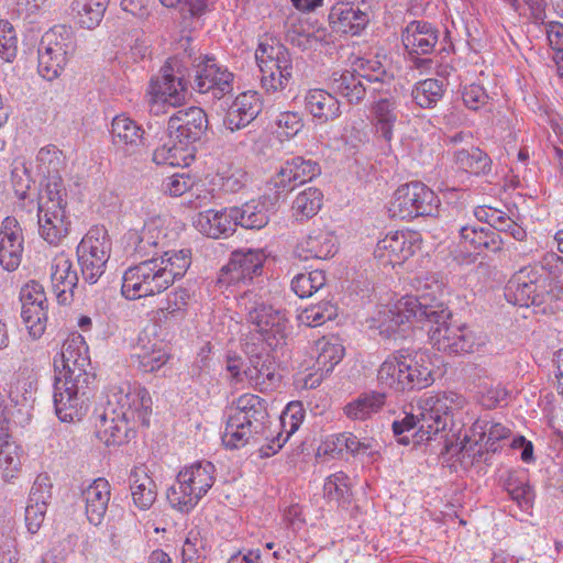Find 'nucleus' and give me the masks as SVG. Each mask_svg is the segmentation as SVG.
I'll return each mask as SVG.
<instances>
[{
  "mask_svg": "<svg viewBox=\"0 0 563 563\" xmlns=\"http://www.w3.org/2000/svg\"><path fill=\"white\" fill-rule=\"evenodd\" d=\"M306 109L321 122L332 121L340 117V102L323 89H311L305 97Z\"/></svg>",
  "mask_w": 563,
  "mask_h": 563,
  "instance_id": "37",
  "label": "nucleus"
},
{
  "mask_svg": "<svg viewBox=\"0 0 563 563\" xmlns=\"http://www.w3.org/2000/svg\"><path fill=\"white\" fill-rule=\"evenodd\" d=\"M243 375L261 391L273 389L279 380L276 363L267 352L252 355L250 365L243 371Z\"/></svg>",
  "mask_w": 563,
  "mask_h": 563,
  "instance_id": "30",
  "label": "nucleus"
},
{
  "mask_svg": "<svg viewBox=\"0 0 563 563\" xmlns=\"http://www.w3.org/2000/svg\"><path fill=\"white\" fill-rule=\"evenodd\" d=\"M51 284L58 303L66 305L73 299L78 275L73 269L71 260L64 252L58 253L52 261Z\"/></svg>",
  "mask_w": 563,
  "mask_h": 563,
  "instance_id": "27",
  "label": "nucleus"
},
{
  "mask_svg": "<svg viewBox=\"0 0 563 563\" xmlns=\"http://www.w3.org/2000/svg\"><path fill=\"white\" fill-rule=\"evenodd\" d=\"M48 305L26 306L22 305L21 318L27 329L29 334L33 339H38L43 335L47 323Z\"/></svg>",
  "mask_w": 563,
  "mask_h": 563,
  "instance_id": "53",
  "label": "nucleus"
},
{
  "mask_svg": "<svg viewBox=\"0 0 563 563\" xmlns=\"http://www.w3.org/2000/svg\"><path fill=\"white\" fill-rule=\"evenodd\" d=\"M402 44L410 55H426L433 52L439 31L424 21L410 22L401 35Z\"/></svg>",
  "mask_w": 563,
  "mask_h": 563,
  "instance_id": "28",
  "label": "nucleus"
},
{
  "mask_svg": "<svg viewBox=\"0 0 563 563\" xmlns=\"http://www.w3.org/2000/svg\"><path fill=\"white\" fill-rule=\"evenodd\" d=\"M238 307L245 313L247 322L254 325L269 346L277 345L286 338L287 319L285 314L267 305L262 294L255 289L245 290L238 298Z\"/></svg>",
  "mask_w": 563,
  "mask_h": 563,
  "instance_id": "8",
  "label": "nucleus"
},
{
  "mask_svg": "<svg viewBox=\"0 0 563 563\" xmlns=\"http://www.w3.org/2000/svg\"><path fill=\"white\" fill-rule=\"evenodd\" d=\"M40 46L70 58L76 51L74 32L70 26L54 25L42 35Z\"/></svg>",
  "mask_w": 563,
  "mask_h": 563,
  "instance_id": "40",
  "label": "nucleus"
},
{
  "mask_svg": "<svg viewBox=\"0 0 563 563\" xmlns=\"http://www.w3.org/2000/svg\"><path fill=\"white\" fill-rule=\"evenodd\" d=\"M443 93V81L429 78L417 82L411 95L420 108H432L442 99Z\"/></svg>",
  "mask_w": 563,
  "mask_h": 563,
  "instance_id": "51",
  "label": "nucleus"
},
{
  "mask_svg": "<svg viewBox=\"0 0 563 563\" xmlns=\"http://www.w3.org/2000/svg\"><path fill=\"white\" fill-rule=\"evenodd\" d=\"M318 369L328 374L341 362L344 347L336 338H321L316 342Z\"/></svg>",
  "mask_w": 563,
  "mask_h": 563,
  "instance_id": "48",
  "label": "nucleus"
},
{
  "mask_svg": "<svg viewBox=\"0 0 563 563\" xmlns=\"http://www.w3.org/2000/svg\"><path fill=\"white\" fill-rule=\"evenodd\" d=\"M390 76L379 62L362 63L360 70L334 71L331 77L332 89L345 97L351 103H358L365 97L366 84L382 86Z\"/></svg>",
  "mask_w": 563,
  "mask_h": 563,
  "instance_id": "14",
  "label": "nucleus"
},
{
  "mask_svg": "<svg viewBox=\"0 0 563 563\" xmlns=\"http://www.w3.org/2000/svg\"><path fill=\"white\" fill-rule=\"evenodd\" d=\"M111 252L109 234L103 227L91 228L77 246L78 264L85 282L96 284L106 271Z\"/></svg>",
  "mask_w": 563,
  "mask_h": 563,
  "instance_id": "13",
  "label": "nucleus"
},
{
  "mask_svg": "<svg viewBox=\"0 0 563 563\" xmlns=\"http://www.w3.org/2000/svg\"><path fill=\"white\" fill-rule=\"evenodd\" d=\"M267 422L265 401L256 395H242L231 408L222 442L229 449L242 448L251 440L257 442L258 437L265 434Z\"/></svg>",
  "mask_w": 563,
  "mask_h": 563,
  "instance_id": "4",
  "label": "nucleus"
},
{
  "mask_svg": "<svg viewBox=\"0 0 563 563\" xmlns=\"http://www.w3.org/2000/svg\"><path fill=\"white\" fill-rule=\"evenodd\" d=\"M439 207L440 199L432 189L420 181H412L395 191L389 212L399 219L437 217Z\"/></svg>",
  "mask_w": 563,
  "mask_h": 563,
  "instance_id": "11",
  "label": "nucleus"
},
{
  "mask_svg": "<svg viewBox=\"0 0 563 563\" xmlns=\"http://www.w3.org/2000/svg\"><path fill=\"white\" fill-rule=\"evenodd\" d=\"M230 211L235 227L258 230L269 221L267 203L262 200H250L241 207H231Z\"/></svg>",
  "mask_w": 563,
  "mask_h": 563,
  "instance_id": "36",
  "label": "nucleus"
},
{
  "mask_svg": "<svg viewBox=\"0 0 563 563\" xmlns=\"http://www.w3.org/2000/svg\"><path fill=\"white\" fill-rule=\"evenodd\" d=\"M214 465L199 461L185 466L177 475L176 483L167 490L170 506L181 512H189L214 484Z\"/></svg>",
  "mask_w": 563,
  "mask_h": 563,
  "instance_id": "6",
  "label": "nucleus"
},
{
  "mask_svg": "<svg viewBox=\"0 0 563 563\" xmlns=\"http://www.w3.org/2000/svg\"><path fill=\"white\" fill-rule=\"evenodd\" d=\"M323 195L318 188L308 187L292 201L294 214L300 220L312 218L320 210Z\"/></svg>",
  "mask_w": 563,
  "mask_h": 563,
  "instance_id": "49",
  "label": "nucleus"
},
{
  "mask_svg": "<svg viewBox=\"0 0 563 563\" xmlns=\"http://www.w3.org/2000/svg\"><path fill=\"white\" fill-rule=\"evenodd\" d=\"M190 55L166 60L156 78H152L148 86V107L154 114L166 113L169 108H178L186 103L188 96Z\"/></svg>",
  "mask_w": 563,
  "mask_h": 563,
  "instance_id": "3",
  "label": "nucleus"
},
{
  "mask_svg": "<svg viewBox=\"0 0 563 563\" xmlns=\"http://www.w3.org/2000/svg\"><path fill=\"white\" fill-rule=\"evenodd\" d=\"M22 229L15 218L7 217L0 228V265L14 272L21 264L24 251Z\"/></svg>",
  "mask_w": 563,
  "mask_h": 563,
  "instance_id": "23",
  "label": "nucleus"
},
{
  "mask_svg": "<svg viewBox=\"0 0 563 563\" xmlns=\"http://www.w3.org/2000/svg\"><path fill=\"white\" fill-rule=\"evenodd\" d=\"M336 317V308L329 301L320 302L303 309L298 320L307 327H319Z\"/></svg>",
  "mask_w": 563,
  "mask_h": 563,
  "instance_id": "56",
  "label": "nucleus"
},
{
  "mask_svg": "<svg viewBox=\"0 0 563 563\" xmlns=\"http://www.w3.org/2000/svg\"><path fill=\"white\" fill-rule=\"evenodd\" d=\"M324 495L330 499L345 500L350 495V479L343 472L330 475L323 486Z\"/></svg>",
  "mask_w": 563,
  "mask_h": 563,
  "instance_id": "59",
  "label": "nucleus"
},
{
  "mask_svg": "<svg viewBox=\"0 0 563 563\" xmlns=\"http://www.w3.org/2000/svg\"><path fill=\"white\" fill-rule=\"evenodd\" d=\"M504 485L510 498L518 505L520 509L523 511H529L532 509L536 494L529 483L526 472H509Z\"/></svg>",
  "mask_w": 563,
  "mask_h": 563,
  "instance_id": "39",
  "label": "nucleus"
},
{
  "mask_svg": "<svg viewBox=\"0 0 563 563\" xmlns=\"http://www.w3.org/2000/svg\"><path fill=\"white\" fill-rule=\"evenodd\" d=\"M110 484L104 478L95 479L82 492L87 519L93 526H99L107 512L110 501Z\"/></svg>",
  "mask_w": 563,
  "mask_h": 563,
  "instance_id": "32",
  "label": "nucleus"
},
{
  "mask_svg": "<svg viewBox=\"0 0 563 563\" xmlns=\"http://www.w3.org/2000/svg\"><path fill=\"white\" fill-rule=\"evenodd\" d=\"M174 136L158 146L153 153V162L157 165L187 166L194 159L189 145L176 143Z\"/></svg>",
  "mask_w": 563,
  "mask_h": 563,
  "instance_id": "44",
  "label": "nucleus"
},
{
  "mask_svg": "<svg viewBox=\"0 0 563 563\" xmlns=\"http://www.w3.org/2000/svg\"><path fill=\"white\" fill-rule=\"evenodd\" d=\"M62 366L55 376L54 406L60 421H79L87 411L90 385L95 374L88 372V346L79 334L67 339L62 346Z\"/></svg>",
  "mask_w": 563,
  "mask_h": 563,
  "instance_id": "1",
  "label": "nucleus"
},
{
  "mask_svg": "<svg viewBox=\"0 0 563 563\" xmlns=\"http://www.w3.org/2000/svg\"><path fill=\"white\" fill-rule=\"evenodd\" d=\"M66 189L57 179L46 184L40 196L37 223L40 235L49 244H58L69 232L70 221L66 213Z\"/></svg>",
  "mask_w": 563,
  "mask_h": 563,
  "instance_id": "7",
  "label": "nucleus"
},
{
  "mask_svg": "<svg viewBox=\"0 0 563 563\" xmlns=\"http://www.w3.org/2000/svg\"><path fill=\"white\" fill-rule=\"evenodd\" d=\"M455 166L473 175H486L492 169V159L478 147L459 150L454 153Z\"/></svg>",
  "mask_w": 563,
  "mask_h": 563,
  "instance_id": "45",
  "label": "nucleus"
},
{
  "mask_svg": "<svg viewBox=\"0 0 563 563\" xmlns=\"http://www.w3.org/2000/svg\"><path fill=\"white\" fill-rule=\"evenodd\" d=\"M448 316L444 303L431 305L426 297L405 296L391 307L379 310L376 321L380 333L390 336L406 323L416 322L424 327V321L428 318H435L437 321L442 322Z\"/></svg>",
  "mask_w": 563,
  "mask_h": 563,
  "instance_id": "5",
  "label": "nucleus"
},
{
  "mask_svg": "<svg viewBox=\"0 0 563 563\" xmlns=\"http://www.w3.org/2000/svg\"><path fill=\"white\" fill-rule=\"evenodd\" d=\"M405 354L394 353L390 354L377 369V382L383 388H389L395 391H402V380L406 374L405 368Z\"/></svg>",
  "mask_w": 563,
  "mask_h": 563,
  "instance_id": "41",
  "label": "nucleus"
},
{
  "mask_svg": "<svg viewBox=\"0 0 563 563\" xmlns=\"http://www.w3.org/2000/svg\"><path fill=\"white\" fill-rule=\"evenodd\" d=\"M20 300L26 306L48 305L44 287L36 280H30L21 288Z\"/></svg>",
  "mask_w": 563,
  "mask_h": 563,
  "instance_id": "63",
  "label": "nucleus"
},
{
  "mask_svg": "<svg viewBox=\"0 0 563 563\" xmlns=\"http://www.w3.org/2000/svg\"><path fill=\"white\" fill-rule=\"evenodd\" d=\"M22 461L16 446L7 442L0 453V467L5 479L14 478L21 470Z\"/></svg>",
  "mask_w": 563,
  "mask_h": 563,
  "instance_id": "60",
  "label": "nucleus"
},
{
  "mask_svg": "<svg viewBox=\"0 0 563 563\" xmlns=\"http://www.w3.org/2000/svg\"><path fill=\"white\" fill-rule=\"evenodd\" d=\"M372 115L377 135L390 146L394 139V126L398 120L396 100L394 98H380L373 103Z\"/></svg>",
  "mask_w": 563,
  "mask_h": 563,
  "instance_id": "35",
  "label": "nucleus"
},
{
  "mask_svg": "<svg viewBox=\"0 0 563 563\" xmlns=\"http://www.w3.org/2000/svg\"><path fill=\"white\" fill-rule=\"evenodd\" d=\"M338 252V239L325 228H313L295 247V254L300 260H327Z\"/></svg>",
  "mask_w": 563,
  "mask_h": 563,
  "instance_id": "25",
  "label": "nucleus"
},
{
  "mask_svg": "<svg viewBox=\"0 0 563 563\" xmlns=\"http://www.w3.org/2000/svg\"><path fill=\"white\" fill-rule=\"evenodd\" d=\"M276 125L280 134L292 137L303 128V120L298 112L285 111L278 114Z\"/></svg>",
  "mask_w": 563,
  "mask_h": 563,
  "instance_id": "62",
  "label": "nucleus"
},
{
  "mask_svg": "<svg viewBox=\"0 0 563 563\" xmlns=\"http://www.w3.org/2000/svg\"><path fill=\"white\" fill-rule=\"evenodd\" d=\"M385 399L386 396L383 393L362 394L344 407V412L350 419L366 420L383 408Z\"/></svg>",
  "mask_w": 563,
  "mask_h": 563,
  "instance_id": "47",
  "label": "nucleus"
},
{
  "mask_svg": "<svg viewBox=\"0 0 563 563\" xmlns=\"http://www.w3.org/2000/svg\"><path fill=\"white\" fill-rule=\"evenodd\" d=\"M95 428L97 438L108 446L126 442L135 430L120 418L118 410L109 405L108 399L102 411L97 413Z\"/></svg>",
  "mask_w": 563,
  "mask_h": 563,
  "instance_id": "22",
  "label": "nucleus"
},
{
  "mask_svg": "<svg viewBox=\"0 0 563 563\" xmlns=\"http://www.w3.org/2000/svg\"><path fill=\"white\" fill-rule=\"evenodd\" d=\"M208 128V118L199 107L180 109L168 120L170 136L177 142L190 145L199 141Z\"/></svg>",
  "mask_w": 563,
  "mask_h": 563,
  "instance_id": "20",
  "label": "nucleus"
},
{
  "mask_svg": "<svg viewBox=\"0 0 563 563\" xmlns=\"http://www.w3.org/2000/svg\"><path fill=\"white\" fill-rule=\"evenodd\" d=\"M124 240L126 247L140 257H158V253L165 252L167 234L157 220H151L145 222L141 230H129Z\"/></svg>",
  "mask_w": 563,
  "mask_h": 563,
  "instance_id": "21",
  "label": "nucleus"
},
{
  "mask_svg": "<svg viewBox=\"0 0 563 563\" xmlns=\"http://www.w3.org/2000/svg\"><path fill=\"white\" fill-rule=\"evenodd\" d=\"M109 2L110 0H74L71 10L81 27L93 30L102 21Z\"/></svg>",
  "mask_w": 563,
  "mask_h": 563,
  "instance_id": "43",
  "label": "nucleus"
},
{
  "mask_svg": "<svg viewBox=\"0 0 563 563\" xmlns=\"http://www.w3.org/2000/svg\"><path fill=\"white\" fill-rule=\"evenodd\" d=\"M189 65L195 68L194 88L211 100L230 98L233 92L234 75L214 57L199 55L190 57Z\"/></svg>",
  "mask_w": 563,
  "mask_h": 563,
  "instance_id": "12",
  "label": "nucleus"
},
{
  "mask_svg": "<svg viewBox=\"0 0 563 563\" xmlns=\"http://www.w3.org/2000/svg\"><path fill=\"white\" fill-rule=\"evenodd\" d=\"M194 224L201 233L212 239L229 235L235 230L230 208L220 211L208 209L199 212Z\"/></svg>",
  "mask_w": 563,
  "mask_h": 563,
  "instance_id": "33",
  "label": "nucleus"
},
{
  "mask_svg": "<svg viewBox=\"0 0 563 563\" xmlns=\"http://www.w3.org/2000/svg\"><path fill=\"white\" fill-rule=\"evenodd\" d=\"M51 498L52 482L49 476L47 474L37 475L32 485L27 504L47 507Z\"/></svg>",
  "mask_w": 563,
  "mask_h": 563,
  "instance_id": "61",
  "label": "nucleus"
},
{
  "mask_svg": "<svg viewBox=\"0 0 563 563\" xmlns=\"http://www.w3.org/2000/svg\"><path fill=\"white\" fill-rule=\"evenodd\" d=\"M261 104L256 92L247 91L239 95L229 107L224 125L231 130H240L251 123L260 113Z\"/></svg>",
  "mask_w": 563,
  "mask_h": 563,
  "instance_id": "31",
  "label": "nucleus"
},
{
  "mask_svg": "<svg viewBox=\"0 0 563 563\" xmlns=\"http://www.w3.org/2000/svg\"><path fill=\"white\" fill-rule=\"evenodd\" d=\"M369 15L353 0H341L334 4L329 13V23L333 32L344 35H357L368 24Z\"/></svg>",
  "mask_w": 563,
  "mask_h": 563,
  "instance_id": "24",
  "label": "nucleus"
},
{
  "mask_svg": "<svg viewBox=\"0 0 563 563\" xmlns=\"http://www.w3.org/2000/svg\"><path fill=\"white\" fill-rule=\"evenodd\" d=\"M465 398L454 391L435 395H424L417 402L420 417L418 435L421 441L430 440L432 435L443 431L453 410L464 406Z\"/></svg>",
  "mask_w": 563,
  "mask_h": 563,
  "instance_id": "9",
  "label": "nucleus"
},
{
  "mask_svg": "<svg viewBox=\"0 0 563 563\" xmlns=\"http://www.w3.org/2000/svg\"><path fill=\"white\" fill-rule=\"evenodd\" d=\"M36 390V383L30 377L19 374L14 377V382L10 384L9 397L15 404L30 401Z\"/></svg>",
  "mask_w": 563,
  "mask_h": 563,
  "instance_id": "57",
  "label": "nucleus"
},
{
  "mask_svg": "<svg viewBox=\"0 0 563 563\" xmlns=\"http://www.w3.org/2000/svg\"><path fill=\"white\" fill-rule=\"evenodd\" d=\"M325 285V275L316 269L296 275L291 280V289L300 298L311 297Z\"/></svg>",
  "mask_w": 563,
  "mask_h": 563,
  "instance_id": "54",
  "label": "nucleus"
},
{
  "mask_svg": "<svg viewBox=\"0 0 563 563\" xmlns=\"http://www.w3.org/2000/svg\"><path fill=\"white\" fill-rule=\"evenodd\" d=\"M111 135L114 145L130 153H134L143 142L142 128L125 115H117L112 120Z\"/></svg>",
  "mask_w": 563,
  "mask_h": 563,
  "instance_id": "38",
  "label": "nucleus"
},
{
  "mask_svg": "<svg viewBox=\"0 0 563 563\" xmlns=\"http://www.w3.org/2000/svg\"><path fill=\"white\" fill-rule=\"evenodd\" d=\"M191 263L188 249L164 252L161 257H150L125 269L121 292L129 300L154 296L166 290L181 278Z\"/></svg>",
  "mask_w": 563,
  "mask_h": 563,
  "instance_id": "2",
  "label": "nucleus"
},
{
  "mask_svg": "<svg viewBox=\"0 0 563 563\" xmlns=\"http://www.w3.org/2000/svg\"><path fill=\"white\" fill-rule=\"evenodd\" d=\"M139 367L145 373H152L164 366L169 356L162 344L143 345L136 354Z\"/></svg>",
  "mask_w": 563,
  "mask_h": 563,
  "instance_id": "55",
  "label": "nucleus"
},
{
  "mask_svg": "<svg viewBox=\"0 0 563 563\" xmlns=\"http://www.w3.org/2000/svg\"><path fill=\"white\" fill-rule=\"evenodd\" d=\"M449 313L443 321H437L435 318H428L424 325H430L429 335L432 344L442 352L449 354L471 353L475 345L474 333L465 325H452L448 321L452 313L446 307Z\"/></svg>",
  "mask_w": 563,
  "mask_h": 563,
  "instance_id": "17",
  "label": "nucleus"
},
{
  "mask_svg": "<svg viewBox=\"0 0 563 563\" xmlns=\"http://www.w3.org/2000/svg\"><path fill=\"white\" fill-rule=\"evenodd\" d=\"M16 34L10 22L0 20V57L4 62H12L18 52Z\"/></svg>",
  "mask_w": 563,
  "mask_h": 563,
  "instance_id": "58",
  "label": "nucleus"
},
{
  "mask_svg": "<svg viewBox=\"0 0 563 563\" xmlns=\"http://www.w3.org/2000/svg\"><path fill=\"white\" fill-rule=\"evenodd\" d=\"M460 236L475 251L487 250L496 253L503 247L500 234L489 228L465 225L460 229Z\"/></svg>",
  "mask_w": 563,
  "mask_h": 563,
  "instance_id": "42",
  "label": "nucleus"
},
{
  "mask_svg": "<svg viewBox=\"0 0 563 563\" xmlns=\"http://www.w3.org/2000/svg\"><path fill=\"white\" fill-rule=\"evenodd\" d=\"M421 247L420 234L413 231H396L379 240L374 250L375 260L384 267L404 264Z\"/></svg>",
  "mask_w": 563,
  "mask_h": 563,
  "instance_id": "18",
  "label": "nucleus"
},
{
  "mask_svg": "<svg viewBox=\"0 0 563 563\" xmlns=\"http://www.w3.org/2000/svg\"><path fill=\"white\" fill-rule=\"evenodd\" d=\"M266 254L263 250L247 249L232 253L229 263L220 269L218 284H246L263 272Z\"/></svg>",
  "mask_w": 563,
  "mask_h": 563,
  "instance_id": "19",
  "label": "nucleus"
},
{
  "mask_svg": "<svg viewBox=\"0 0 563 563\" xmlns=\"http://www.w3.org/2000/svg\"><path fill=\"white\" fill-rule=\"evenodd\" d=\"M134 505L141 510L148 509L155 501L156 484L144 465L134 467L129 477Z\"/></svg>",
  "mask_w": 563,
  "mask_h": 563,
  "instance_id": "34",
  "label": "nucleus"
},
{
  "mask_svg": "<svg viewBox=\"0 0 563 563\" xmlns=\"http://www.w3.org/2000/svg\"><path fill=\"white\" fill-rule=\"evenodd\" d=\"M38 64L37 71L41 77L44 79L52 81L60 76L65 66L68 64L69 58L54 51H49L38 45Z\"/></svg>",
  "mask_w": 563,
  "mask_h": 563,
  "instance_id": "52",
  "label": "nucleus"
},
{
  "mask_svg": "<svg viewBox=\"0 0 563 563\" xmlns=\"http://www.w3.org/2000/svg\"><path fill=\"white\" fill-rule=\"evenodd\" d=\"M462 99L468 109L477 111L487 103L488 95L481 85L472 84L464 87Z\"/></svg>",
  "mask_w": 563,
  "mask_h": 563,
  "instance_id": "64",
  "label": "nucleus"
},
{
  "mask_svg": "<svg viewBox=\"0 0 563 563\" xmlns=\"http://www.w3.org/2000/svg\"><path fill=\"white\" fill-rule=\"evenodd\" d=\"M404 368L402 391L426 388L434 380L432 363L426 353L405 354Z\"/></svg>",
  "mask_w": 563,
  "mask_h": 563,
  "instance_id": "29",
  "label": "nucleus"
},
{
  "mask_svg": "<svg viewBox=\"0 0 563 563\" xmlns=\"http://www.w3.org/2000/svg\"><path fill=\"white\" fill-rule=\"evenodd\" d=\"M319 174L320 167L314 161L297 156L284 163L274 178V184L278 191H290Z\"/></svg>",
  "mask_w": 563,
  "mask_h": 563,
  "instance_id": "26",
  "label": "nucleus"
},
{
  "mask_svg": "<svg viewBox=\"0 0 563 563\" xmlns=\"http://www.w3.org/2000/svg\"><path fill=\"white\" fill-rule=\"evenodd\" d=\"M261 70V85L268 93L284 90L292 78V62L288 49L277 43H261L255 52Z\"/></svg>",
  "mask_w": 563,
  "mask_h": 563,
  "instance_id": "10",
  "label": "nucleus"
},
{
  "mask_svg": "<svg viewBox=\"0 0 563 563\" xmlns=\"http://www.w3.org/2000/svg\"><path fill=\"white\" fill-rule=\"evenodd\" d=\"M37 168L48 181L59 180L63 184L58 173L64 166L63 153L54 145L42 147L36 156Z\"/></svg>",
  "mask_w": 563,
  "mask_h": 563,
  "instance_id": "50",
  "label": "nucleus"
},
{
  "mask_svg": "<svg viewBox=\"0 0 563 563\" xmlns=\"http://www.w3.org/2000/svg\"><path fill=\"white\" fill-rule=\"evenodd\" d=\"M548 277L537 266H526L508 282L505 296L509 302L521 307L541 305L548 294Z\"/></svg>",
  "mask_w": 563,
  "mask_h": 563,
  "instance_id": "16",
  "label": "nucleus"
},
{
  "mask_svg": "<svg viewBox=\"0 0 563 563\" xmlns=\"http://www.w3.org/2000/svg\"><path fill=\"white\" fill-rule=\"evenodd\" d=\"M109 405L118 410L134 429L137 426L148 427L152 413L150 393L140 386L124 385L111 389L108 395Z\"/></svg>",
  "mask_w": 563,
  "mask_h": 563,
  "instance_id": "15",
  "label": "nucleus"
},
{
  "mask_svg": "<svg viewBox=\"0 0 563 563\" xmlns=\"http://www.w3.org/2000/svg\"><path fill=\"white\" fill-rule=\"evenodd\" d=\"M190 300L191 295L187 289H175L167 295L164 305L157 310V319L164 323L183 320Z\"/></svg>",
  "mask_w": 563,
  "mask_h": 563,
  "instance_id": "46",
  "label": "nucleus"
}]
</instances>
